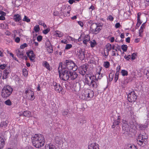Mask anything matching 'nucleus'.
Segmentation results:
<instances>
[{
    "instance_id": "1",
    "label": "nucleus",
    "mask_w": 149,
    "mask_h": 149,
    "mask_svg": "<svg viewBox=\"0 0 149 149\" xmlns=\"http://www.w3.org/2000/svg\"><path fill=\"white\" fill-rule=\"evenodd\" d=\"M77 67L73 61L70 60H66V77L71 79H75L77 76L76 73L71 72V70L74 71L77 69Z\"/></svg>"
},
{
    "instance_id": "2",
    "label": "nucleus",
    "mask_w": 149,
    "mask_h": 149,
    "mask_svg": "<svg viewBox=\"0 0 149 149\" xmlns=\"http://www.w3.org/2000/svg\"><path fill=\"white\" fill-rule=\"evenodd\" d=\"M31 139L33 146L36 148H41L45 145V138L42 134H35L32 137Z\"/></svg>"
},
{
    "instance_id": "3",
    "label": "nucleus",
    "mask_w": 149,
    "mask_h": 149,
    "mask_svg": "<svg viewBox=\"0 0 149 149\" xmlns=\"http://www.w3.org/2000/svg\"><path fill=\"white\" fill-rule=\"evenodd\" d=\"M98 81L95 79L94 76L90 74H86L85 76V83L92 87L96 88L98 86Z\"/></svg>"
},
{
    "instance_id": "4",
    "label": "nucleus",
    "mask_w": 149,
    "mask_h": 149,
    "mask_svg": "<svg viewBox=\"0 0 149 149\" xmlns=\"http://www.w3.org/2000/svg\"><path fill=\"white\" fill-rule=\"evenodd\" d=\"M13 91V89L10 86L8 85H5L1 90V96L3 98H7L10 95Z\"/></svg>"
},
{
    "instance_id": "5",
    "label": "nucleus",
    "mask_w": 149,
    "mask_h": 149,
    "mask_svg": "<svg viewBox=\"0 0 149 149\" xmlns=\"http://www.w3.org/2000/svg\"><path fill=\"white\" fill-rule=\"evenodd\" d=\"M147 138L148 136L146 134H139L137 139L138 143L141 146L143 143L146 144Z\"/></svg>"
},
{
    "instance_id": "6",
    "label": "nucleus",
    "mask_w": 149,
    "mask_h": 149,
    "mask_svg": "<svg viewBox=\"0 0 149 149\" xmlns=\"http://www.w3.org/2000/svg\"><path fill=\"white\" fill-rule=\"evenodd\" d=\"M102 27L96 23H93L90 28V30L92 33L95 34L98 33L101 30Z\"/></svg>"
},
{
    "instance_id": "7",
    "label": "nucleus",
    "mask_w": 149,
    "mask_h": 149,
    "mask_svg": "<svg viewBox=\"0 0 149 149\" xmlns=\"http://www.w3.org/2000/svg\"><path fill=\"white\" fill-rule=\"evenodd\" d=\"M62 63H60L58 68L59 76L61 79L65 81L64 75L65 74V69L64 68H63Z\"/></svg>"
},
{
    "instance_id": "8",
    "label": "nucleus",
    "mask_w": 149,
    "mask_h": 149,
    "mask_svg": "<svg viewBox=\"0 0 149 149\" xmlns=\"http://www.w3.org/2000/svg\"><path fill=\"white\" fill-rule=\"evenodd\" d=\"M137 97L135 94V92L134 91H132L129 93L127 95V99L128 101L131 102H134Z\"/></svg>"
},
{
    "instance_id": "9",
    "label": "nucleus",
    "mask_w": 149,
    "mask_h": 149,
    "mask_svg": "<svg viewBox=\"0 0 149 149\" xmlns=\"http://www.w3.org/2000/svg\"><path fill=\"white\" fill-rule=\"evenodd\" d=\"M88 68V66L86 65H84L80 66L79 68V72L82 75H84L87 71Z\"/></svg>"
},
{
    "instance_id": "10",
    "label": "nucleus",
    "mask_w": 149,
    "mask_h": 149,
    "mask_svg": "<svg viewBox=\"0 0 149 149\" xmlns=\"http://www.w3.org/2000/svg\"><path fill=\"white\" fill-rule=\"evenodd\" d=\"M112 48V45L110 43H107L105 46V48L104 50V56H107L109 54V52L111 50Z\"/></svg>"
},
{
    "instance_id": "11",
    "label": "nucleus",
    "mask_w": 149,
    "mask_h": 149,
    "mask_svg": "<svg viewBox=\"0 0 149 149\" xmlns=\"http://www.w3.org/2000/svg\"><path fill=\"white\" fill-rule=\"evenodd\" d=\"M26 54L31 61H34L36 57L35 55L33 50H31L29 51L26 53Z\"/></svg>"
},
{
    "instance_id": "12",
    "label": "nucleus",
    "mask_w": 149,
    "mask_h": 149,
    "mask_svg": "<svg viewBox=\"0 0 149 149\" xmlns=\"http://www.w3.org/2000/svg\"><path fill=\"white\" fill-rule=\"evenodd\" d=\"M89 92L87 91V89H85L83 91L80 95V97L82 100L87 99V93Z\"/></svg>"
},
{
    "instance_id": "13",
    "label": "nucleus",
    "mask_w": 149,
    "mask_h": 149,
    "mask_svg": "<svg viewBox=\"0 0 149 149\" xmlns=\"http://www.w3.org/2000/svg\"><path fill=\"white\" fill-rule=\"evenodd\" d=\"M46 48L49 53H52L53 52V48L50 42L49 41L46 43Z\"/></svg>"
},
{
    "instance_id": "14",
    "label": "nucleus",
    "mask_w": 149,
    "mask_h": 149,
    "mask_svg": "<svg viewBox=\"0 0 149 149\" xmlns=\"http://www.w3.org/2000/svg\"><path fill=\"white\" fill-rule=\"evenodd\" d=\"M99 72L95 74V77L94 78L95 79H96L98 81V79H100L104 76V74H101L100 72L101 70V68L99 67Z\"/></svg>"
},
{
    "instance_id": "15",
    "label": "nucleus",
    "mask_w": 149,
    "mask_h": 149,
    "mask_svg": "<svg viewBox=\"0 0 149 149\" xmlns=\"http://www.w3.org/2000/svg\"><path fill=\"white\" fill-rule=\"evenodd\" d=\"M77 55L81 60H83L85 58L84 52L81 49H80L77 51Z\"/></svg>"
},
{
    "instance_id": "16",
    "label": "nucleus",
    "mask_w": 149,
    "mask_h": 149,
    "mask_svg": "<svg viewBox=\"0 0 149 149\" xmlns=\"http://www.w3.org/2000/svg\"><path fill=\"white\" fill-rule=\"evenodd\" d=\"M54 89L56 91H58L59 92L62 90V88L60 86V85L57 84L56 82H54L53 83Z\"/></svg>"
},
{
    "instance_id": "17",
    "label": "nucleus",
    "mask_w": 149,
    "mask_h": 149,
    "mask_svg": "<svg viewBox=\"0 0 149 149\" xmlns=\"http://www.w3.org/2000/svg\"><path fill=\"white\" fill-rule=\"evenodd\" d=\"M88 149H99V146L95 143H92L88 146Z\"/></svg>"
},
{
    "instance_id": "18",
    "label": "nucleus",
    "mask_w": 149,
    "mask_h": 149,
    "mask_svg": "<svg viewBox=\"0 0 149 149\" xmlns=\"http://www.w3.org/2000/svg\"><path fill=\"white\" fill-rule=\"evenodd\" d=\"M5 139L0 136V149H3L5 145Z\"/></svg>"
},
{
    "instance_id": "19",
    "label": "nucleus",
    "mask_w": 149,
    "mask_h": 149,
    "mask_svg": "<svg viewBox=\"0 0 149 149\" xmlns=\"http://www.w3.org/2000/svg\"><path fill=\"white\" fill-rule=\"evenodd\" d=\"M16 52L17 56L19 57H22L23 56L24 54L22 50L20 49H18L16 50Z\"/></svg>"
},
{
    "instance_id": "20",
    "label": "nucleus",
    "mask_w": 149,
    "mask_h": 149,
    "mask_svg": "<svg viewBox=\"0 0 149 149\" xmlns=\"http://www.w3.org/2000/svg\"><path fill=\"white\" fill-rule=\"evenodd\" d=\"M22 115L26 117L29 118L31 116V113L29 111H26L23 112Z\"/></svg>"
},
{
    "instance_id": "21",
    "label": "nucleus",
    "mask_w": 149,
    "mask_h": 149,
    "mask_svg": "<svg viewBox=\"0 0 149 149\" xmlns=\"http://www.w3.org/2000/svg\"><path fill=\"white\" fill-rule=\"evenodd\" d=\"M122 129L123 130L126 132H129L130 130L129 126L126 123H123L122 125Z\"/></svg>"
},
{
    "instance_id": "22",
    "label": "nucleus",
    "mask_w": 149,
    "mask_h": 149,
    "mask_svg": "<svg viewBox=\"0 0 149 149\" xmlns=\"http://www.w3.org/2000/svg\"><path fill=\"white\" fill-rule=\"evenodd\" d=\"M14 20L15 22H18L21 19V17L19 14H15L14 15Z\"/></svg>"
},
{
    "instance_id": "23",
    "label": "nucleus",
    "mask_w": 149,
    "mask_h": 149,
    "mask_svg": "<svg viewBox=\"0 0 149 149\" xmlns=\"http://www.w3.org/2000/svg\"><path fill=\"white\" fill-rule=\"evenodd\" d=\"M87 91L89 92L87 93V99L92 98L94 96V92L91 90L87 89Z\"/></svg>"
},
{
    "instance_id": "24",
    "label": "nucleus",
    "mask_w": 149,
    "mask_h": 149,
    "mask_svg": "<svg viewBox=\"0 0 149 149\" xmlns=\"http://www.w3.org/2000/svg\"><path fill=\"white\" fill-rule=\"evenodd\" d=\"M90 37L89 35H87L85 36L84 40L83 41V43L85 45L87 44V42H88L90 40Z\"/></svg>"
},
{
    "instance_id": "25",
    "label": "nucleus",
    "mask_w": 149,
    "mask_h": 149,
    "mask_svg": "<svg viewBox=\"0 0 149 149\" xmlns=\"http://www.w3.org/2000/svg\"><path fill=\"white\" fill-rule=\"evenodd\" d=\"M42 65L48 70H50L49 65L47 61H43L42 63Z\"/></svg>"
},
{
    "instance_id": "26",
    "label": "nucleus",
    "mask_w": 149,
    "mask_h": 149,
    "mask_svg": "<svg viewBox=\"0 0 149 149\" xmlns=\"http://www.w3.org/2000/svg\"><path fill=\"white\" fill-rule=\"evenodd\" d=\"M45 149H56L54 145L50 143L46 144L45 146Z\"/></svg>"
},
{
    "instance_id": "27",
    "label": "nucleus",
    "mask_w": 149,
    "mask_h": 149,
    "mask_svg": "<svg viewBox=\"0 0 149 149\" xmlns=\"http://www.w3.org/2000/svg\"><path fill=\"white\" fill-rule=\"evenodd\" d=\"M55 35L57 37H61L63 36V34L61 31H55Z\"/></svg>"
},
{
    "instance_id": "28",
    "label": "nucleus",
    "mask_w": 149,
    "mask_h": 149,
    "mask_svg": "<svg viewBox=\"0 0 149 149\" xmlns=\"http://www.w3.org/2000/svg\"><path fill=\"white\" fill-rule=\"evenodd\" d=\"M30 91L31 92V95L29 99L31 100H33L35 99L34 92L31 90H30Z\"/></svg>"
},
{
    "instance_id": "29",
    "label": "nucleus",
    "mask_w": 149,
    "mask_h": 149,
    "mask_svg": "<svg viewBox=\"0 0 149 149\" xmlns=\"http://www.w3.org/2000/svg\"><path fill=\"white\" fill-rule=\"evenodd\" d=\"M4 104L10 106L12 104V103L10 99H8L4 102Z\"/></svg>"
},
{
    "instance_id": "30",
    "label": "nucleus",
    "mask_w": 149,
    "mask_h": 149,
    "mask_svg": "<svg viewBox=\"0 0 149 149\" xmlns=\"http://www.w3.org/2000/svg\"><path fill=\"white\" fill-rule=\"evenodd\" d=\"M120 119L119 116H118L117 119L116 120H115L113 122V124L115 125H118L120 123Z\"/></svg>"
},
{
    "instance_id": "31",
    "label": "nucleus",
    "mask_w": 149,
    "mask_h": 149,
    "mask_svg": "<svg viewBox=\"0 0 149 149\" xmlns=\"http://www.w3.org/2000/svg\"><path fill=\"white\" fill-rule=\"evenodd\" d=\"M90 43L92 47H94L97 44L96 41L94 40H93L92 41H90Z\"/></svg>"
},
{
    "instance_id": "32",
    "label": "nucleus",
    "mask_w": 149,
    "mask_h": 149,
    "mask_svg": "<svg viewBox=\"0 0 149 149\" xmlns=\"http://www.w3.org/2000/svg\"><path fill=\"white\" fill-rule=\"evenodd\" d=\"M144 28V26H141L140 27V29L139 31V36H141V33L143 32V29Z\"/></svg>"
},
{
    "instance_id": "33",
    "label": "nucleus",
    "mask_w": 149,
    "mask_h": 149,
    "mask_svg": "<svg viewBox=\"0 0 149 149\" xmlns=\"http://www.w3.org/2000/svg\"><path fill=\"white\" fill-rule=\"evenodd\" d=\"M40 29V28L38 25L35 26L34 27V30L36 32H38Z\"/></svg>"
},
{
    "instance_id": "34",
    "label": "nucleus",
    "mask_w": 149,
    "mask_h": 149,
    "mask_svg": "<svg viewBox=\"0 0 149 149\" xmlns=\"http://www.w3.org/2000/svg\"><path fill=\"white\" fill-rule=\"evenodd\" d=\"M7 65L6 64H0V69L2 70H4L7 67Z\"/></svg>"
},
{
    "instance_id": "35",
    "label": "nucleus",
    "mask_w": 149,
    "mask_h": 149,
    "mask_svg": "<svg viewBox=\"0 0 149 149\" xmlns=\"http://www.w3.org/2000/svg\"><path fill=\"white\" fill-rule=\"evenodd\" d=\"M23 74L25 77H26L28 74V72L27 70L25 69H24L22 70Z\"/></svg>"
},
{
    "instance_id": "36",
    "label": "nucleus",
    "mask_w": 149,
    "mask_h": 149,
    "mask_svg": "<svg viewBox=\"0 0 149 149\" xmlns=\"http://www.w3.org/2000/svg\"><path fill=\"white\" fill-rule=\"evenodd\" d=\"M127 47L126 45H122L121 48L124 52H126L127 50Z\"/></svg>"
},
{
    "instance_id": "37",
    "label": "nucleus",
    "mask_w": 149,
    "mask_h": 149,
    "mask_svg": "<svg viewBox=\"0 0 149 149\" xmlns=\"http://www.w3.org/2000/svg\"><path fill=\"white\" fill-rule=\"evenodd\" d=\"M23 21H26L27 22H29L30 21V19L28 18V17H26V16H24L23 19Z\"/></svg>"
},
{
    "instance_id": "38",
    "label": "nucleus",
    "mask_w": 149,
    "mask_h": 149,
    "mask_svg": "<svg viewBox=\"0 0 149 149\" xmlns=\"http://www.w3.org/2000/svg\"><path fill=\"white\" fill-rule=\"evenodd\" d=\"M118 72H117L115 74L114 80L115 82H116L118 78Z\"/></svg>"
},
{
    "instance_id": "39",
    "label": "nucleus",
    "mask_w": 149,
    "mask_h": 149,
    "mask_svg": "<svg viewBox=\"0 0 149 149\" xmlns=\"http://www.w3.org/2000/svg\"><path fill=\"white\" fill-rule=\"evenodd\" d=\"M113 76V73H110L109 74V81H111L112 80Z\"/></svg>"
},
{
    "instance_id": "40",
    "label": "nucleus",
    "mask_w": 149,
    "mask_h": 149,
    "mask_svg": "<svg viewBox=\"0 0 149 149\" xmlns=\"http://www.w3.org/2000/svg\"><path fill=\"white\" fill-rule=\"evenodd\" d=\"M110 64L109 62L106 61L104 63V65L106 68H108Z\"/></svg>"
},
{
    "instance_id": "41",
    "label": "nucleus",
    "mask_w": 149,
    "mask_h": 149,
    "mask_svg": "<svg viewBox=\"0 0 149 149\" xmlns=\"http://www.w3.org/2000/svg\"><path fill=\"white\" fill-rule=\"evenodd\" d=\"M121 72L122 75L123 76H126L128 74L127 72L125 70H122Z\"/></svg>"
},
{
    "instance_id": "42",
    "label": "nucleus",
    "mask_w": 149,
    "mask_h": 149,
    "mask_svg": "<svg viewBox=\"0 0 149 149\" xmlns=\"http://www.w3.org/2000/svg\"><path fill=\"white\" fill-rule=\"evenodd\" d=\"M80 89V85L79 84H76L75 87V90L77 91L79 90Z\"/></svg>"
},
{
    "instance_id": "43",
    "label": "nucleus",
    "mask_w": 149,
    "mask_h": 149,
    "mask_svg": "<svg viewBox=\"0 0 149 149\" xmlns=\"http://www.w3.org/2000/svg\"><path fill=\"white\" fill-rule=\"evenodd\" d=\"M28 45L26 43H24L21 45L20 46V48L21 49H24L25 47H27Z\"/></svg>"
},
{
    "instance_id": "44",
    "label": "nucleus",
    "mask_w": 149,
    "mask_h": 149,
    "mask_svg": "<svg viewBox=\"0 0 149 149\" xmlns=\"http://www.w3.org/2000/svg\"><path fill=\"white\" fill-rule=\"evenodd\" d=\"M50 31V29L49 28H47L46 29L44 30L43 31V33L45 34H46L49 32Z\"/></svg>"
},
{
    "instance_id": "45",
    "label": "nucleus",
    "mask_w": 149,
    "mask_h": 149,
    "mask_svg": "<svg viewBox=\"0 0 149 149\" xmlns=\"http://www.w3.org/2000/svg\"><path fill=\"white\" fill-rule=\"evenodd\" d=\"M8 74H9L3 72L2 79H6L8 77Z\"/></svg>"
},
{
    "instance_id": "46",
    "label": "nucleus",
    "mask_w": 149,
    "mask_h": 149,
    "mask_svg": "<svg viewBox=\"0 0 149 149\" xmlns=\"http://www.w3.org/2000/svg\"><path fill=\"white\" fill-rule=\"evenodd\" d=\"M8 74H9L3 72L2 79H6L8 77Z\"/></svg>"
},
{
    "instance_id": "47",
    "label": "nucleus",
    "mask_w": 149,
    "mask_h": 149,
    "mask_svg": "<svg viewBox=\"0 0 149 149\" xmlns=\"http://www.w3.org/2000/svg\"><path fill=\"white\" fill-rule=\"evenodd\" d=\"M72 47V45L71 44H66V49H69Z\"/></svg>"
},
{
    "instance_id": "48",
    "label": "nucleus",
    "mask_w": 149,
    "mask_h": 149,
    "mask_svg": "<svg viewBox=\"0 0 149 149\" xmlns=\"http://www.w3.org/2000/svg\"><path fill=\"white\" fill-rule=\"evenodd\" d=\"M31 88L30 86H29L28 87L27 89L25 91L24 93L25 94H26V95H27V94L29 92L30 90H31Z\"/></svg>"
},
{
    "instance_id": "49",
    "label": "nucleus",
    "mask_w": 149,
    "mask_h": 149,
    "mask_svg": "<svg viewBox=\"0 0 149 149\" xmlns=\"http://www.w3.org/2000/svg\"><path fill=\"white\" fill-rule=\"evenodd\" d=\"M20 40V38L19 37H17L15 38V41L17 43H19V42Z\"/></svg>"
},
{
    "instance_id": "50",
    "label": "nucleus",
    "mask_w": 149,
    "mask_h": 149,
    "mask_svg": "<svg viewBox=\"0 0 149 149\" xmlns=\"http://www.w3.org/2000/svg\"><path fill=\"white\" fill-rule=\"evenodd\" d=\"M42 37L41 36H38L37 38V40L39 42L41 41L42 39Z\"/></svg>"
},
{
    "instance_id": "51",
    "label": "nucleus",
    "mask_w": 149,
    "mask_h": 149,
    "mask_svg": "<svg viewBox=\"0 0 149 149\" xmlns=\"http://www.w3.org/2000/svg\"><path fill=\"white\" fill-rule=\"evenodd\" d=\"M131 58L132 60L134 59L135 58L136 56V54L135 53H133L132 55Z\"/></svg>"
},
{
    "instance_id": "52",
    "label": "nucleus",
    "mask_w": 149,
    "mask_h": 149,
    "mask_svg": "<svg viewBox=\"0 0 149 149\" xmlns=\"http://www.w3.org/2000/svg\"><path fill=\"white\" fill-rule=\"evenodd\" d=\"M108 19L110 21H112L113 19V17L111 15H109L108 17Z\"/></svg>"
},
{
    "instance_id": "53",
    "label": "nucleus",
    "mask_w": 149,
    "mask_h": 149,
    "mask_svg": "<svg viewBox=\"0 0 149 149\" xmlns=\"http://www.w3.org/2000/svg\"><path fill=\"white\" fill-rule=\"evenodd\" d=\"M128 149H137L134 146H131L128 148Z\"/></svg>"
},
{
    "instance_id": "54",
    "label": "nucleus",
    "mask_w": 149,
    "mask_h": 149,
    "mask_svg": "<svg viewBox=\"0 0 149 149\" xmlns=\"http://www.w3.org/2000/svg\"><path fill=\"white\" fill-rule=\"evenodd\" d=\"M6 18L5 16L3 15H1L0 16V20H4Z\"/></svg>"
},
{
    "instance_id": "55",
    "label": "nucleus",
    "mask_w": 149,
    "mask_h": 149,
    "mask_svg": "<svg viewBox=\"0 0 149 149\" xmlns=\"http://www.w3.org/2000/svg\"><path fill=\"white\" fill-rule=\"evenodd\" d=\"M38 24L39 25L42 26L45 23L42 22V21L40 20L38 21Z\"/></svg>"
},
{
    "instance_id": "56",
    "label": "nucleus",
    "mask_w": 149,
    "mask_h": 149,
    "mask_svg": "<svg viewBox=\"0 0 149 149\" xmlns=\"http://www.w3.org/2000/svg\"><path fill=\"white\" fill-rule=\"evenodd\" d=\"M116 46L115 45H112V48L111 49H112L113 50H115L116 51H117V50L115 48Z\"/></svg>"
},
{
    "instance_id": "57",
    "label": "nucleus",
    "mask_w": 149,
    "mask_h": 149,
    "mask_svg": "<svg viewBox=\"0 0 149 149\" xmlns=\"http://www.w3.org/2000/svg\"><path fill=\"white\" fill-rule=\"evenodd\" d=\"M3 72V73H7L9 74L10 72V71L9 69H5Z\"/></svg>"
},
{
    "instance_id": "58",
    "label": "nucleus",
    "mask_w": 149,
    "mask_h": 149,
    "mask_svg": "<svg viewBox=\"0 0 149 149\" xmlns=\"http://www.w3.org/2000/svg\"><path fill=\"white\" fill-rule=\"evenodd\" d=\"M120 26V24L119 23H116L115 25V27L116 28H119Z\"/></svg>"
},
{
    "instance_id": "59",
    "label": "nucleus",
    "mask_w": 149,
    "mask_h": 149,
    "mask_svg": "<svg viewBox=\"0 0 149 149\" xmlns=\"http://www.w3.org/2000/svg\"><path fill=\"white\" fill-rule=\"evenodd\" d=\"M116 52L115 50H113L112 51V55L113 56H116Z\"/></svg>"
},
{
    "instance_id": "60",
    "label": "nucleus",
    "mask_w": 149,
    "mask_h": 149,
    "mask_svg": "<svg viewBox=\"0 0 149 149\" xmlns=\"http://www.w3.org/2000/svg\"><path fill=\"white\" fill-rule=\"evenodd\" d=\"M5 34L7 36H9L10 35V33L8 31H7L5 32Z\"/></svg>"
},
{
    "instance_id": "61",
    "label": "nucleus",
    "mask_w": 149,
    "mask_h": 149,
    "mask_svg": "<svg viewBox=\"0 0 149 149\" xmlns=\"http://www.w3.org/2000/svg\"><path fill=\"white\" fill-rule=\"evenodd\" d=\"M0 14L1 15L5 16L6 15V13L3 11H1L0 12Z\"/></svg>"
},
{
    "instance_id": "62",
    "label": "nucleus",
    "mask_w": 149,
    "mask_h": 149,
    "mask_svg": "<svg viewBox=\"0 0 149 149\" xmlns=\"http://www.w3.org/2000/svg\"><path fill=\"white\" fill-rule=\"evenodd\" d=\"M78 24L81 27H82L83 26V23L81 21L78 22Z\"/></svg>"
},
{
    "instance_id": "63",
    "label": "nucleus",
    "mask_w": 149,
    "mask_h": 149,
    "mask_svg": "<svg viewBox=\"0 0 149 149\" xmlns=\"http://www.w3.org/2000/svg\"><path fill=\"white\" fill-rule=\"evenodd\" d=\"M130 55H129L128 56H125V57H124V58L126 59H127V60H129V59H130Z\"/></svg>"
},
{
    "instance_id": "64",
    "label": "nucleus",
    "mask_w": 149,
    "mask_h": 149,
    "mask_svg": "<svg viewBox=\"0 0 149 149\" xmlns=\"http://www.w3.org/2000/svg\"><path fill=\"white\" fill-rule=\"evenodd\" d=\"M130 41V37H128L126 39V42L129 43Z\"/></svg>"
}]
</instances>
